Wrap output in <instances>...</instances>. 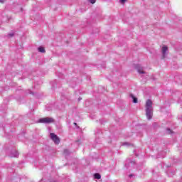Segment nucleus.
Masks as SVG:
<instances>
[{"instance_id": "nucleus-2", "label": "nucleus", "mask_w": 182, "mask_h": 182, "mask_svg": "<svg viewBox=\"0 0 182 182\" xmlns=\"http://www.w3.org/2000/svg\"><path fill=\"white\" fill-rule=\"evenodd\" d=\"M53 122H55V120L53 119V118L50 117L41 118L38 120V123H44L46 124H49V123H53Z\"/></svg>"}, {"instance_id": "nucleus-9", "label": "nucleus", "mask_w": 182, "mask_h": 182, "mask_svg": "<svg viewBox=\"0 0 182 182\" xmlns=\"http://www.w3.org/2000/svg\"><path fill=\"white\" fill-rule=\"evenodd\" d=\"M130 97H132V99H133V103H137L138 100H137V97H134V95L133 94H130Z\"/></svg>"}, {"instance_id": "nucleus-7", "label": "nucleus", "mask_w": 182, "mask_h": 182, "mask_svg": "<svg viewBox=\"0 0 182 182\" xmlns=\"http://www.w3.org/2000/svg\"><path fill=\"white\" fill-rule=\"evenodd\" d=\"M94 178L96 180H100V178H102V176H100V173H96L94 174Z\"/></svg>"}, {"instance_id": "nucleus-6", "label": "nucleus", "mask_w": 182, "mask_h": 182, "mask_svg": "<svg viewBox=\"0 0 182 182\" xmlns=\"http://www.w3.org/2000/svg\"><path fill=\"white\" fill-rule=\"evenodd\" d=\"M19 156V154L16 151H13L11 154V157H18Z\"/></svg>"}, {"instance_id": "nucleus-4", "label": "nucleus", "mask_w": 182, "mask_h": 182, "mask_svg": "<svg viewBox=\"0 0 182 182\" xmlns=\"http://www.w3.org/2000/svg\"><path fill=\"white\" fill-rule=\"evenodd\" d=\"M168 50V48L166 46L162 47V59H166V56H167V51Z\"/></svg>"}, {"instance_id": "nucleus-11", "label": "nucleus", "mask_w": 182, "mask_h": 182, "mask_svg": "<svg viewBox=\"0 0 182 182\" xmlns=\"http://www.w3.org/2000/svg\"><path fill=\"white\" fill-rule=\"evenodd\" d=\"M166 133L167 134H171L173 133V131H171L169 128H167Z\"/></svg>"}, {"instance_id": "nucleus-13", "label": "nucleus", "mask_w": 182, "mask_h": 182, "mask_svg": "<svg viewBox=\"0 0 182 182\" xmlns=\"http://www.w3.org/2000/svg\"><path fill=\"white\" fill-rule=\"evenodd\" d=\"M15 36V34L14 33H10L8 34L9 38H13V36Z\"/></svg>"}, {"instance_id": "nucleus-20", "label": "nucleus", "mask_w": 182, "mask_h": 182, "mask_svg": "<svg viewBox=\"0 0 182 182\" xmlns=\"http://www.w3.org/2000/svg\"><path fill=\"white\" fill-rule=\"evenodd\" d=\"M133 176H134L133 174H130L129 177L132 178V177H133Z\"/></svg>"}, {"instance_id": "nucleus-23", "label": "nucleus", "mask_w": 182, "mask_h": 182, "mask_svg": "<svg viewBox=\"0 0 182 182\" xmlns=\"http://www.w3.org/2000/svg\"><path fill=\"white\" fill-rule=\"evenodd\" d=\"M68 182H70V181H69Z\"/></svg>"}, {"instance_id": "nucleus-12", "label": "nucleus", "mask_w": 182, "mask_h": 182, "mask_svg": "<svg viewBox=\"0 0 182 182\" xmlns=\"http://www.w3.org/2000/svg\"><path fill=\"white\" fill-rule=\"evenodd\" d=\"M47 182H59V181H58V180L55 178H51V179H48Z\"/></svg>"}, {"instance_id": "nucleus-18", "label": "nucleus", "mask_w": 182, "mask_h": 182, "mask_svg": "<svg viewBox=\"0 0 182 182\" xmlns=\"http://www.w3.org/2000/svg\"><path fill=\"white\" fill-rule=\"evenodd\" d=\"M80 100H82V97L78 98V102H80Z\"/></svg>"}, {"instance_id": "nucleus-15", "label": "nucleus", "mask_w": 182, "mask_h": 182, "mask_svg": "<svg viewBox=\"0 0 182 182\" xmlns=\"http://www.w3.org/2000/svg\"><path fill=\"white\" fill-rule=\"evenodd\" d=\"M119 1H120L121 4H124V2H126V1H127V0H119Z\"/></svg>"}, {"instance_id": "nucleus-10", "label": "nucleus", "mask_w": 182, "mask_h": 182, "mask_svg": "<svg viewBox=\"0 0 182 182\" xmlns=\"http://www.w3.org/2000/svg\"><path fill=\"white\" fill-rule=\"evenodd\" d=\"M64 154L65 156H69V154H70V151H69L68 149H64Z\"/></svg>"}, {"instance_id": "nucleus-3", "label": "nucleus", "mask_w": 182, "mask_h": 182, "mask_svg": "<svg viewBox=\"0 0 182 182\" xmlns=\"http://www.w3.org/2000/svg\"><path fill=\"white\" fill-rule=\"evenodd\" d=\"M50 136L51 140H53L55 144H59V143H60V139L58 135L55 134L54 133H50Z\"/></svg>"}, {"instance_id": "nucleus-21", "label": "nucleus", "mask_w": 182, "mask_h": 182, "mask_svg": "<svg viewBox=\"0 0 182 182\" xmlns=\"http://www.w3.org/2000/svg\"><path fill=\"white\" fill-rule=\"evenodd\" d=\"M75 126H77V124L76 122H74Z\"/></svg>"}, {"instance_id": "nucleus-17", "label": "nucleus", "mask_w": 182, "mask_h": 182, "mask_svg": "<svg viewBox=\"0 0 182 182\" xmlns=\"http://www.w3.org/2000/svg\"><path fill=\"white\" fill-rule=\"evenodd\" d=\"M1 4H4L5 2V0H0Z\"/></svg>"}, {"instance_id": "nucleus-1", "label": "nucleus", "mask_w": 182, "mask_h": 182, "mask_svg": "<svg viewBox=\"0 0 182 182\" xmlns=\"http://www.w3.org/2000/svg\"><path fill=\"white\" fill-rule=\"evenodd\" d=\"M146 116L148 120H151L153 117V102L151 100H147L146 102Z\"/></svg>"}, {"instance_id": "nucleus-19", "label": "nucleus", "mask_w": 182, "mask_h": 182, "mask_svg": "<svg viewBox=\"0 0 182 182\" xmlns=\"http://www.w3.org/2000/svg\"><path fill=\"white\" fill-rule=\"evenodd\" d=\"M129 163H132V164H134V161H129Z\"/></svg>"}, {"instance_id": "nucleus-14", "label": "nucleus", "mask_w": 182, "mask_h": 182, "mask_svg": "<svg viewBox=\"0 0 182 182\" xmlns=\"http://www.w3.org/2000/svg\"><path fill=\"white\" fill-rule=\"evenodd\" d=\"M90 4H95L96 3V0H88Z\"/></svg>"}, {"instance_id": "nucleus-8", "label": "nucleus", "mask_w": 182, "mask_h": 182, "mask_svg": "<svg viewBox=\"0 0 182 182\" xmlns=\"http://www.w3.org/2000/svg\"><path fill=\"white\" fill-rule=\"evenodd\" d=\"M38 52H41V53H45L46 50H45V48L40 46L38 48Z\"/></svg>"}, {"instance_id": "nucleus-22", "label": "nucleus", "mask_w": 182, "mask_h": 182, "mask_svg": "<svg viewBox=\"0 0 182 182\" xmlns=\"http://www.w3.org/2000/svg\"><path fill=\"white\" fill-rule=\"evenodd\" d=\"M125 167H127H127H128V166H127V164H125Z\"/></svg>"}, {"instance_id": "nucleus-16", "label": "nucleus", "mask_w": 182, "mask_h": 182, "mask_svg": "<svg viewBox=\"0 0 182 182\" xmlns=\"http://www.w3.org/2000/svg\"><path fill=\"white\" fill-rule=\"evenodd\" d=\"M123 146H129V143L124 142V143L123 144Z\"/></svg>"}, {"instance_id": "nucleus-5", "label": "nucleus", "mask_w": 182, "mask_h": 182, "mask_svg": "<svg viewBox=\"0 0 182 182\" xmlns=\"http://www.w3.org/2000/svg\"><path fill=\"white\" fill-rule=\"evenodd\" d=\"M135 68H136L138 73H139L140 75H144V73H146V72H144V70H143V67H141L140 65H139V64L136 65Z\"/></svg>"}]
</instances>
